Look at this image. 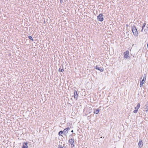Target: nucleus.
<instances>
[{
	"label": "nucleus",
	"mask_w": 148,
	"mask_h": 148,
	"mask_svg": "<svg viewBox=\"0 0 148 148\" xmlns=\"http://www.w3.org/2000/svg\"><path fill=\"white\" fill-rule=\"evenodd\" d=\"M131 27L132 32L134 35L135 36H137L138 35V32L136 27L135 25H133Z\"/></svg>",
	"instance_id": "1"
},
{
	"label": "nucleus",
	"mask_w": 148,
	"mask_h": 148,
	"mask_svg": "<svg viewBox=\"0 0 148 148\" xmlns=\"http://www.w3.org/2000/svg\"><path fill=\"white\" fill-rule=\"evenodd\" d=\"M104 20V16L102 14H100L97 16V20L102 22Z\"/></svg>",
	"instance_id": "2"
},
{
	"label": "nucleus",
	"mask_w": 148,
	"mask_h": 148,
	"mask_svg": "<svg viewBox=\"0 0 148 148\" xmlns=\"http://www.w3.org/2000/svg\"><path fill=\"white\" fill-rule=\"evenodd\" d=\"M129 51L128 50L126 51L124 53V58H126L127 59H129L130 58V57L129 56Z\"/></svg>",
	"instance_id": "3"
},
{
	"label": "nucleus",
	"mask_w": 148,
	"mask_h": 148,
	"mask_svg": "<svg viewBox=\"0 0 148 148\" xmlns=\"http://www.w3.org/2000/svg\"><path fill=\"white\" fill-rule=\"evenodd\" d=\"M74 140L73 138H71L69 141V144L71 145V148L75 147V145L74 143Z\"/></svg>",
	"instance_id": "4"
},
{
	"label": "nucleus",
	"mask_w": 148,
	"mask_h": 148,
	"mask_svg": "<svg viewBox=\"0 0 148 148\" xmlns=\"http://www.w3.org/2000/svg\"><path fill=\"white\" fill-rule=\"evenodd\" d=\"M146 75L145 74L144 75V77L143 79L140 82V87L143 86V85L144 82L146 80Z\"/></svg>",
	"instance_id": "5"
},
{
	"label": "nucleus",
	"mask_w": 148,
	"mask_h": 148,
	"mask_svg": "<svg viewBox=\"0 0 148 148\" xmlns=\"http://www.w3.org/2000/svg\"><path fill=\"white\" fill-rule=\"evenodd\" d=\"M70 130V128L67 127L63 130L64 134L65 136H66V134L68 133L69 131Z\"/></svg>",
	"instance_id": "6"
},
{
	"label": "nucleus",
	"mask_w": 148,
	"mask_h": 148,
	"mask_svg": "<svg viewBox=\"0 0 148 148\" xmlns=\"http://www.w3.org/2000/svg\"><path fill=\"white\" fill-rule=\"evenodd\" d=\"M95 68L97 70L101 72L103 71L104 70L103 67H100L98 65H97L95 66Z\"/></svg>",
	"instance_id": "7"
},
{
	"label": "nucleus",
	"mask_w": 148,
	"mask_h": 148,
	"mask_svg": "<svg viewBox=\"0 0 148 148\" xmlns=\"http://www.w3.org/2000/svg\"><path fill=\"white\" fill-rule=\"evenodd\" d=\"M78 95L76 90H74V97L75 99L77 100L78 98Z\"/></svg>",
	"instance_id": "8"
},
{
	"label": "nucleus",
	"mask_w": 148,
	"mask_h": 148,
	"mask_svg": "<svg viewBox=\"0 0 148 148\" xmlns=\"http://www.w3.org/2000/svg\"><path fill=\"white\" fill-rule=\"evenodd\" d=\"M28 143L27 142H25L23 143V146L22 147V148H28V147L27 146Z\"/></svg>",
	"instance_id": "9"
},
{
	"label": "nucleus",
	"mask_w": 148,
	"mask_h": 148,
	"mask_svg": "<svg viewBox=\"0 0 148 148\" xmlns=\"http://www.w3.org/2000/svg\"><path fill=\"white\" fill-rule=\"evenodd\" d=\"M139 148H141L143 145V143L142 140L140 139L138 143Z\"/></svg>",
	"instance_id": "10"
},
{
	"label": "nucleus",
	"mask_w": 148,
	"mask_h": 148,
	"mask_svg": "<svg viewBox=\"0 0 148 148\" xmlns=\"http://www.w3.org/2000/svg\"><path fill=\"white\" fill-rule=\"evenodd\" d=\"M92 108H87L86 112L87 113L90 114L91 113L92 111Z\"/></svg>",
	"instance_id": "11"
},
{
	"label": "nucleus",
	"mask_w": 148,
	"mask_h": 148,
	"mask_svg": "<svg viewBox=\"0 0 148 148\" xmlns=\"http://www.w3.org/2000/svg\"><path fill=\"white\" fill-rule=\"evenodd\" d=\"M140 103H138L137 106L135 108V109H136L138 110V109L140 108Z\"/></svg>",
	"instance_id": "12"
},
{
	"label": "nucleus",
	"mask_w": 148,
	"mask_h": 148,
	"mask_svg": "<svg viewBox=\"0 0 148 148\" xmlns=\"http://www.w3.org/2000/svg\"><path fill=\"white\" fill-rule=\"evenodd\" d=\"M99 109H96L95 110L94 113L95 114H98L99 113Z\"/></svg>",
	"instance_id": "13"
},
{
	"label": "nucleus",
	"mask_w": 148,
	"mask_h": 148,
	"mask_svg": "<svg viewBox=\"0 0 148 148\" xmlns=\"http://www.w3.org/2000/svg\"><path fill=\"white\" fill-rule=\"evenodd\" d=\"M64 134L63 131L61 130L58 132V135L59 136L61 135V134Z\"/></svg>",
	"instance_id": "14"
},
{
	"label": "nucleus",
	"mask_w": 148,
	"mask_h": 148,
	"mask_svg": "<svg viewBox=\"0 0 148 148\" xmlns=\"http://www.w3.org/2000/svg\"><path fill=\"white\" fill-rule=\"evenodd\" d=\"M64 71V69L63 68L61 69V68H59V69L58 71L59 72H63V71Z\"/></svg>",
	"instance_id": "15"
},
{
	"label": "nucleus",
	"mask_w": 148,
	"mask_h": 148,
	"mask_svg": "<svg viewBox=\"0 0 148 148\" xmlns=\"http://www.w3.org/2000/svg\"><path fill=\"white\" fill-rule=\"evenodd\" d=\"M146 25V24L145 23H143V26H142V30L141 31L142 32L143 31V29L144 28V27H145Z\"/></svg>",
	"instance_id": "16"
},
{
	"label": "nucleus",
	"mask_w": 148,
	"mask_h": 148,
	"mask_svg": "<svg viewBox=\"0 0 148 148\" xmlns=\"http://www.w3.org/2000/svg\"><path fill=\"white\" fill-rule=\"evenodd\" d=\"M28 38L29 39L33 41V38L32 37V36H28Z\"/></svg>",
	"instance_id": "17"
},
{
	"label": "nucleus",
	"mask_w": 148,
	"mask_h": 148,
	"mask_svg": "<svg viewBox=\"0 0 148 148\" xmlns=\"http://www.w3.org/2000/svg\"><path fill=\"white\" fill-rule=\"evenodd\" d=\"M57 148H66L65 147H64L61 146L60 145H59L58 146Z\"/></svg>",
	"instance_id": "18"
},
{
	"label": "nucleus",
	"mask_w": 148,
	"mask_h": 148,
	"mask_svg": "<svg viewBox=\"0 0 148 148\" xmlns=\"http://www.w3.org/2000/svg\"><path fill=\"white\" fill-rule=\"evenodd\" d=\"M138 110L136 109H135V110H134L133 111V112L134 113H136L138 112Z\"/></svg>",
	"instance_id": "19"
},
{
	"label": "nucleus",
	"mask_w": 148,
	"mask_h": 148,
	"mask_svg": "<svg viewBox=\"0 0 148 148\" xmlns=\"http://www.w3.org/2000/svg\"><path fill=\"white\" fill-rule=\"evenodd\" d=\"M63 2V0H60V3H62Z\"/></svg>",
	"instance_id": "20"
},
{
	"label": "nucleus",
	"mask_w": 148,
	"mask_h": 148,
	"mask_svg": "<svg viewBox=\"0 0 148 148\" xmlns=\"http://www.w3.org/2000/svg\"><path fill=\"white\" fill-rule=\"evenodd\" d=\"M71 132H72V133L73 132V130H72L71 131Z\"/></svg>",
	"instance_id": "21"
},
{
	"label": "nucleus",
	"mask_w": 148,
	"mask_h": 148,
	"mask_svg": "<svg viewBox=\"0 0 148 148\" xmlns=\"http://www.w3.org/2000/svg\"><path fill=\"white\" fill-rule=\"evenodd\" d=\"M145 106L148 107V104H147V105H145Z\"/></svg>",
	"instance_id": "22"
},
{
	"label": "nucleus",
	"mask_w": 148,
	"mask_h": 148,
	"mask_svg": "<svg viewBox=\"0 0 148 148\" xmlns=\"http://www.w3.org/2000/svg\"><path fill=\"white\" fill-rule=\"evenodd\" d=\"M127 26H128L127 24Z\"/></svg>",
	"instance_id": "23"
}]
</instances>
